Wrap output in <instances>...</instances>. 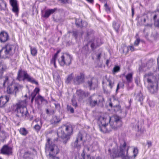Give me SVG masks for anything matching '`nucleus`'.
I'll return each instance as SVG.
<instances>
[{
	"mask_svg": "<svg viewBox=\"0 0 159 159\" xmlns=\"http://www.w3.org/2000/svg\"><path fill=\"white\" fill-rule=\"evenodd\" d=\"M115 143V147L113 149L112 152L110 153V156L113 159L118 157H122V159H133L135 158L138 153V148H134L133 151L134 155L132 156H129L128 152L129 146L127 145L125 141H123L120 143L119 150L116 143Z\"/></svg>",
	"mask_w": 159,
	"mask_h": 159,
	"instance_id": "f257e3e1",
	"label": "nucleus"
},
{
	"mask_svg": "<svg viewBox=\"0 0 159 159\" xmlns=\"http://www.w3.org/2000/svg\"><path fill=\"white\" fill-rule=\"evenodd\" d=\"M110 119L109 124H106L107 119L101 116L99 118V121L101 124L99 125L100 130L103 133H107L111 131L112 129H117L122 125V122L119 116H115Z\"/></svg>",
	"mask_w": 159,
	"mask_h": 159,
	"instance_id": "f03ea898",
	"label": "nucleus"
},
{
	"mask_svg": "<svg viewBox=\"0 0 159 159\" xmlns=\"http://www.w3.org/2000/svg\"><path fill=\"white\" fill-rule=\"evenodd\" d=\"M73 132V128L71 125H64L60 128L57 132V135L63 140V143L66 144L70 138V136Z\"/></svg>",
	"mask_w": 159,
	"mask_h": 159,
	"instance_id": "7ed1b4c3",
	"label": "nucleus"
},
{
	"mask_svg": "<svg viewBox=\"0 0 159 159\" xmlns=\"http://www.w3.org/2000/svg\"><path fill=\"white\" fill-rule=\"evenodd\" d=\"M26 102L25 100L21 101L15 106V111L17 112V116L27 117L29 114L26 107Z\"/></svg>",
	"mask_w": 159,
	"mask_h": 159,
	"instance_id": "20e7f679",
	"label": "nucleus"
},
{
	"mask_svg": "<svg viewBox=\"0 0 159 159\" xmlns=\"http://www.w3.org/2000/svg\"><path fill=\"white\" fill-rule=\"evenodd\" d=\"M45 150L46 151L49 152V155L50 159H59L58 157H56V155L59 152V150L55 145L51 143L49 139H47L45 145Z\"/></svg>",
	"mask_w": 159,
	"mask_h": 159,
	"instance_id": "39448f33",
	"label": "nucleus"
},
{
	"mask_svg": "<svg viewBox=\"0 0 159 159\" xmlns=\"http://www.w3.org/2000/svg\"><path fill=\"white\" fill-rule=\"evenodd\" d=\"M16 80L19 81H24L26 80L28 82L33 84H38V82L36 81L34 78L29 75L27 72L21 69H19L17 73Z\"/></svg>",
	"mask_w": 159,
	"mask_h": 159,
	"instance_id": "423d86ee",
	"label": "nucleus"
},
{
	"mask_svg": "<svg viewBox=\"0 0 159 159\" xmlns=\"http://www.w3.org/2000/svg\"><path fill=\"white\" fill-rule=\"evenodd\" d=\"M13 45L7 44L0 50V57L2 58L8 57L13 55L14 52Z\"/></svg>",
	"mask_w": 159,
	"mask_h": 159,
	"instance_id": "0eeeda50",
	"label": "nucleus"
},
{
	"mask_svg": "<svg viewBox=\"0 0 159 159\" xmlns=\"http://www.w3.org/2000/svg\"><path fill=\"white\" fill-rule=\"evenodd\" d=\"M104 99L103 97L101 95L93 94L90 97L88 98V102L90 106L94 107L96 105H102Z\"/></svg>",
	"mask_w": 159,
	"mask_h": 159,
	"instance_id": "6e6552de",
	"label": "nucleus"
},
{
	"mask_svg": "<svg viewBox=\"0 0 159 159\" xmlns=\"http://www.w3.org/2000/svg\"><path fill=\"white\" fill-rule=\"evenodd\" d=\"M147 82L148 83V89L152 93H154L157 90L158 84H159V81H153L150 78L147 79Z\"/></svg>",
	"mask_w": 159,
	"mask_h": 159,
	"instance_id": "1a4fd4ad",
	"label": "nucleus"
},
{
	"mask_svg": "<svg viewBox=\"0 0 159 159\" xmlns=\"http://www.w3.org/2000/svg\"><path fill=\"white\" fill-rule=\"evenodd\" d=\"M72 57L68 53H66L64 55L62 56L59 60V62L61 66L69 65L71 61Z\"/></svg>",
	"mask_w": 159,
	"mask_h": 159,
	"instance_id": "9d476101",
	"label": "nucleus"
},
{
	"mask_svg": "<svg viewBox=\"0 0 159 159\" xmlns=\"http://www.w3.org/2000/svg\"><path fill=\"white\" fill-rule=\"evenodd\" d=\"M20 85L15 84H12L8 86L7 88V92L8 94H12L15 93V96L16 93L19 91V87Z\"/></svg>",
	"mask_w": 159,
	"mask_h": 159,
	"instance_id": "9b49d317",
	"label": "nucleus"
},
{
	"mask_svg": "<svg viewBox=\"0 0 159 159\" xmlns=\"http://www.w3.org/2000/svg\"><path fill=\"white\" fill-rule=\"evenodd\" d=\"M10 3L12 7V11L17 16L19 12V8L16 0H9Z\"/></svg>",
	"mask_w": 159,
	"mask_h": 159,
	"instance_id": "f8f14e48",
	"label": "nucleus"
},
{
	"mask_svg": "<svg viewBox=\"0 0 159 159\" xmlns=\"http://www.w3.org/2000/svg\"><path fill=\"white\" fill-rule=\"evenodd\" d=\"M84 74L81 73L79 75H77L74 79V83L77 85L82 83L84 81Z\"/></svg>",
	"mask_w": 159,
	"mask_h": 159,
	"instance_id": "ddd939ff",
	"label": "nucleus"
},
{
	"mask_svg": "<svg viewBox=\"0 0 159 159\" xmlns=\"http://www.w3.org/2000/svg\"><path fill=\"white\" fill-rule=\"evenodd\" d=\"M9 39L8 34L5 31H2L0 33V42L4 43L7 41Z\"/></svg>",
	"mask_w": 159,
	"mask_h": 159,
	"instance_id": "4468645a",
	"label": "nucleus"
},
{
	"mask_svg": "<svg viewBox=\"0 0 159 159\" xmlns=\"http://www.w3.org/2000/svg\"><path fill=\"white\" fill-rule=\"evenodd\" d=\"M12 150V149L11 147L7 145H4L1 149V152L4 154L9 155L11 154Z\"/></svg>",
	"mask_w": 159,
	"mask_h": 159,
	"instance_id": "2eb2a0df",
	"label": "nucleus"
},
{
	"mask_svg": "<svg viewBox=\"0 0 159 159\" xmlns=\"http://www.w3.org/2000/svg\"><path fill=\"white\" fill-rule=\"evenodd\" d=\"M57 8H54L53 9H49L45 11L44 14H42L43 17L45 18H48L50 16L57 10Z\"/></svg>",
	"mask_w": 159,
	"mask_h": 159,
	"instance_id": "dca6fc26",
	"label": "nucleus"
},
{
	"mask_svg": "<svg viewBox=\"0 0 159 159\" xmlns=\"http://www.w3.org/2000/svg\"><path fill=\"white\" fill-rule=\"evenodd\" d=\"M9 95L1 96L0 97V107H3L6 103L9 101Z\"/></svg>",
	"mask_w": 159,
	"mask_h": 159,
	"instance_id": "f3484780",
	"label": "nucleus"
},
{
	"mask_svg": "<svg viewBox=\"0 0 159 159\" xmlns=\"http://www.w3.org/2000/svg\"><path fill=\"white\" fill-rule=\"evenodd\" d=\"M105 83L111 89L114 85V81L111 79L106 77L105 79L102 81V83Z\"/></svg>",
	"mask_w": 159,
	"mask_h": 159,
	"instance_id": "a211bd4d",
	"label": "nucleus"
},
{
	"mask_svg": "<svg viewBox=\"0 0 159 159\" xmlns=\"http://www.w3.org/2000/svg\"><path fill=\"white\" fill-rule=\"evenodd\" d=\"M86 149L88 151L89 150V148L87 147H85L83 152L82 153L81 155L79 157V159H94L93 157H91L89 155H87L86 156H85V153H84V150Z\"/></svg>",
	"mask_w": 159,
	"mask_h": 159,
	"instance_id": "6ab92c4d",
	"label": "nucleus"
},
{
	"mask_svg": "<svg viewBox=\"0 0 159 159\" xmlns=\"http://www.w3.org/2000/svg\"><path fill=\"white\" fill-rule=\"evenodd\" d=\"M100 39L98 38H95L91 41V47L92 49L96 48L99 46L100 44Z\"/></svg>",
	"mask_w": 159,
	"mask_h": 159,
	"instance_id": "aec40b11",
	"label": "nucleus"
},
{
	"mask_svg": "<svg viewBox=\"0 0 159 159\" xmlns=\"http://www.w3.org/2000/svg\"><path fill=\"white\" fill-rule=\"evenodd\" d=\"M76 94L79 97V98L80 99H82L86 96L85 92L81 89L77 90Z\"/></svg>",
	"mask_w": 159,
	"mask_h": 159,
	"instance_id": "412c9836",
	"label": "nucleus"
},
{
	"mask_svg": "<svg viewBox=\"0 0 159 159\" xmlns=\"http://www.w3.org/2000/svg\"><path fill=\"white\" fill-rule=\"evenodd\" d=\"M87 84L89 87L90 89H94L97 87V84L94 83L92 79L89 80L87 82Z\"/></svg>",
	"mask_w": 159,
	"mask_h": 159,
	"instance_id": "4be33fe9",
	"label": "nucleus"
},
{
	"mask_svg": "<svg viewBox=\"0 0 159 159\" xmlns=\"http://www.w3.org/2000/svg\"><path fill=\"white\" fill-rule=\"evenodd\" d=\"M61 120L59 117L57 116H53L51 121L52 124L55 125L59 123Z\"/></svg>",
	"mask_w": 159,
	"mask_h": 159,
	"instance_id": "5701e85b",
	"label": "nucleus"
},
{
	"mask_svg": "<svg viewBox=\"0 0 159 159\" xmlns=\"http://www.w3.org/2000/svg\"><path fill=\"white\" fill-rule=\"evenodd\" d=\"M120 24L115 21H113L112 22V26L115 31L117 33L119 32V29L120 27Z\"/></svg>",
	"mask_w": 159,
	"mask_h": 159,
	"instance_id": "b1692460",
	"label": "nucleus"
},
{
	"mask_svg": "<svg viewBox=\"0 0 159 159\" xmlns=\"http://www.w3.org/2000/svg\"><path fill=\"white\" fill-rule=\"evenodd\" d=\"M133 73H130L125 76L127 82L128 84L132 82L133 81Z\"/></svg>",
	"mask_w": 159,
	"mask_h": 159,
	"instance_id": "393cba45",
	"label": "nucleus"
},
{
	"mask_svg": "<svg viewBox=\"0 0 159 159\" xmlns=\"http://www.w3.org/2000/svg\"><path fill=\"white\" fill-rule=\"evenodd\" d=\"M83 24L87 25V23L86 22H84L82 23V20L81 19H79L76 20L75 21V24L76 25L80 27H82L83 26Z\"/></svg>",
	"mask_w": 159,
	"mask_h": 159,
	"instance_id": "a878e982",
	"label": "nucleus"
},
{
	"mask_svg": "<svg viewBox=\"0 0 159 159\" xmlns=\"http://www.w3.org/2000/svg\"><path fill=\"white\" fill-rule=\"evenodd\" d=\"M83 137L81 134H79L78 136L77 137L76 140L75 141L74 143V146L77 147V144H78V142L79 141H82V140Z\"/></svg>",
	"mask_w": 159,
	"mask_h": 159,
	"instance_id": "bb28decb",
	"label": "nucleus"
},
{
	"mask_svg": "<svg viewBox=\"0 0 159 159\" xmlns=\"http://www.w3.org/2000/svg\"><path fill=\"white\" fill-rule=\"evenodd\" d=\"M43 123L42 120H40V124L38 125V124H37L35 125L34 127V129H35L37 132H38L41 129Z\"/></svg>",
	"mask_w": 159,
	"mask_h": 159,
	"instance_id": "cd10ccee",
	"label": "nucleus"
},
{
	"mask_svg": "<svg viewBox=\"0 0 159 159\" xmlns=\"http://www.w3.org/2000/svg\"><path fill=\"white\" fill-rule=\"evenodd\" d=\"M19 132L20 134L25 136L28 133V130L25 128H20V129Z\"/></svg>",
	"mask_w": 159,
	"mask_h": 159,
	"instance_id": "c85d7f7f",
	"label": "nucleus"
},
{
	"mask_svg": "<svg viewBox=\"0 0 159 159\" xmlns=\"http://www.w3.org/2000/svg\"><path fill=\"white\" fill-rule=\"evenodd\" d=\"M0 7L2 10H5L7 7L6 3L3 0H0Z\"/></svg>",
	"mask_w": 159,
	"mask_h": 159,
	"instance_id": "c756f323",
	"label": "nucleus"
},
{
	"mask_svg": "<svg viewBox=\"0 0 159 159\" xmlns=\"http://www.w3.org/2000/svg\"><path fill=\"white\" fill-rule=\"evenodd\" d=\"M30 48L31 53L33 56H35L37 54V50L35 48H33L30 46H29Z\"/></svg>",
	"mask_w": 159,
	"mask_h": 159,
	"instance_id": "7c9ffc66",
	"label": "nucleus"
},
{
	"mask_svg": "<svg viewBox=\"0 0 159 159\" xmlns=\"http://www.w3.org/2000/svg\"><path fill=\"white\" fill-rule=\"evenodd\" d=\"M30 153L29 152H26L23 156V159H33L30 157Z\"/></svg>",
	"mask_w": 159,
	"mask_h": 159,
	"instance_id": "2f4dec72",
	"label": "nucleus"
},
{
	"mask_svg": "<svg viewBox=\"0 0 159 159\" xmlns=\"http://www.w3.org/2000/svg\"><path fill=\"white\" fill-rule=\"evenodd\" d=\"M73 74H71L68 76V77L65 81L66 83L68 84L72 80L73 78Z\"/></svg>",
	"mask_w": 159,
	"mask_h": 159,
	"instance_id": "473e14b6",
	"label": "nucleus"
},
{
	"mask_svg": "<svg viewBox=\"0 0 159 159\" xmlns=\"http://www.w3.org/2000/svg\"><path fill=\"white\" fill-rule=\"evenodd\" d=\"M38 100H40L41 102H43L45 100L44 98L42 96L39 95H38L35 98V102H37Z\"/></svg>",
	"mask_w": 159,
	"mask_h": 159,
	"instance_id": "72a5a7b5",
	"label": "nucleus"
},
{
	"mask_svg": "<svg viewBox=\"0 0 159 159\" xmlns=\"http://www.w3.org/2000/svg\"><path fill=\"white\" fill-rule=\"evenodd\" d=\"M104 6L105 7V10L108 13H109L111 12V8L106 2L104 5Z\"/></svg>",
	"mask_w": 159,
	"mask_h": 159,
	"instance_id": "f704fd0d",
	"label": "nucleus"
},
{
	"mask_svg": "<svg viewBox=\"0 0 159 159\" xmlns=\"http://www.w3.org/2000/svg\"><path fill=\"white\" fill-rule=\"evenodd\" d=\"M120 70V67L119 66H115L113 69L112 72L113 73H115L118 72Z\"/></svg>",
	"mask_w": 159,
	"mask_h": 159,
	"instance_id": "c9c22d12",
	"label": "nucleus"
},
{
	"mask_svg": "<svg viewBox=\"0 0 159 159\" xmlns=\"http://www.w3.org/2000/svg\"><path fill=\"white\" fill-rule=\"evenodd\" d=\"M137 98L138 101L141 102L143 100V97L141 93H139L137 96Z\"/></svg>",
	"mask_w": 159,
	"mask_h": 159,
	"instance_id": "e433bc0d",
	"label": "nucleus"
},
{
	"mask_svg": "<svg viewBox=\"0 0 159 159\" xmlns=\"http://www.w3.org/2000/svg\"><path fill=\"white\" fill-rule=\"evenodd\" d=\"M114 110L115 111L117 112L120 110L121 107L119 105H116L114 107Z\"/></svg>",
	"mask_w": 159,
	"mask_h": 159,
	"instance_id": "4c0bfd02",
	"label": "nucleus"
},
{
	"mask_svg": "<svg viewBox=\"0 0 159 159\" xmlns=\"http://www.w3.org/2000/svg\"><path fill=\"white\" fill-rule=\"evenodd\" d=\"M8 78L7 77H6L5 80H2V83L1 84H0V88L3 87L5 86V84L6 82L8 80Z\"/></svg>",
	"mask_w": 159,
	"mask_h": 159,
	"instance_id": "58836bf2",
	"label": "nucleus"
},
{
	"mask_svg": "<svg viewBox=\"0 0 159 159\" xmlns=\"http://www.w3.org/2000/svg\"><path fill=\"white\" fill-rule=\"evenodd\" d=\"M67 110L69 111H70V113H72L74 112V110L73 107H71L70 106H69V105L67 106Z\"/></svg>",
	"mask_w": 159,
	"mask_h": 159,
	"instance_id": "ea45409f",
	"label": "nucleus"
},
{
	"mask_svg": "<svg viewBox=\"0 0 159 159\" xmlns=\"http://www.w3.org/2000/svg\"><path fill=\"white\" fill-rule=\"evenodd\" d=\"M140 42V39L139 38H137L134 42V45L138 46Z\"/></svg>",
	"mask_w": 159,
	"mask_h": 159,
	"instance_id": "a19ab883",
	"label": "nucleus"
},
{
	"mask_svg": "<svg viewBox=\"0 0 159 159\" xmlns=\"http://www.w3.org/2000/svg\"><path fill=\"white\" fill-rule=\"evenodd\" d=\"M73 35L76 39L77 37L78 34V31L77 30H75L73 31Z\"/></svg>",
	"mask_w": 159,
	"mask_h": 159,
	"instance_id": "79ce46f5",
	"label": "nucleus"
},
{
	"mask_svg": "<svg viewBox=\"0 0 159 159\" xmlns=\"http://www.w3.org/2000/svg\"><path fill=\"white\" fill-rule=\"evenodd\" d=\"M54 104L55 105V108L59 111L60 108V104L59 103H54Z\"/></svg>",
	"mask_w": 159,
	"mask_h": 159,
	"instance_id": "37998d69",
	"label": "nucleus"
},
{
	"mask_svg": "<svg viewBox=\"0 0 159 159\" xmlns=\"http://www.w3.org/2000/svg\"><path fill=\"white\" fill-rule=\"evenodd\" d=\"M128 50H130L131 51H133L135 50V49L132 46H129L128 47Z\"/></svg>",
	"mask_w": 159,
	"mask_h": 159,
	"instance_id": "c03bdc74",
	"label": "nucleus"
},
{
	"mask_svg": "<svg viewBox=\"0 0 159 159\" xmlns=\"http://www.w3.org/2000/svg\"><path fill=\"white\" fill-rule=\"evenodd\" d=\"M154 25L156 27L159 28V19H158L156 21H155Z\"/></svg>",
	"mask_w": 159,
	"mask_h": 159,
	"instance_id": "a18cd8bd",
	"label": "nucleus"
},
{
	"mask_svg": "<svg viewBox=\"0 0 159 159\" xmlns=\"http://www.w3.org/2000/svg\"><path fill=\"white\" fill-rule=\"evenodd\" d=\"M72 105L75 107H76L77 106V103L74 100L72 99Z\"/></svg>",
	"mask_w": 159,
	"mask_h": 159,
	"instance_id": "49530a36",
	"label": "nucleus"
},
{
	"mask_svg": "<svg viewBox=\"0 0 159 159\" xmlns=\"http://www.w3.org/2000/svg\"><path fill=\"white\" fill-rule=\"evenodd\" d=\"M101 53H99L96 55V58L98 60H99L101 58Z\"/></svg>",
	"mask_w": 159,
	"mask_h": 159,
	"instance_id": "de8ad7c7",
	"label": "nucleus"
},
{
	"mask_svg": "<svg viewBox=\"0 0 159 159\" xmlns=\"http://www.w3.org/2000/svg\"><path fill=\"white\" fill-rule=\"evenodd\" d=\"M61 3L63 4H66L68 3V0H58Z\"/></svg>",
	"mask_w": 159,
	"mask_h": 159,
	"instance_id": "09e8293b",
	"label": "nucleus"
},
{
	"mask_svg": "<svg viewBox=\"0 0 159 159\" xmlns=\"http://www.w3.org/2000/svg\"><path fill=\"white\" fill-rule=\"evenodd\" d=\"M37 94V93L33 91L31 94L30 97H31L35 98Z\"/></svg>",
	"mask_w": 159,
	"mask_h": 159,
	"instance_id": "8fccbe9b",
	"label": "nucleus"
},
{
	"mask_svg": "<svg viewBox=\"0 0 159 159\" xmlns=\"http://www.w3.org/2000/svg\"><path fill=\"white\" fill-rule=\"evenodd\" d=\"M56 59H55L52 57V59L51 60V64H55V63H56Z\"/></svg>",
	"mask_w": 159,
	"mask_h": 159,
	"instance_id": "3c124183",
	"label": "nucleus"
},
{
	"mask_svg": "<svg viewBox=\"0 0 159 159\" xmlns=\"http://www.w3.org/2000/svg\"><path fill=\"white\" fill-rule=\"evenodd\" d=\"M39 88H36L35 89L33 92L37 94L39 93Z\"/></svg>",
	"mask_w": 159,
	"mask_h": 159,
	"instance_id": "603ef678",
	"label": "nucleus"
},
{
	"mask_svg": "<svg viewBox=\"0 0 159 159\" xmlns=\"http://www.w3.org/2000/svg\"><path fill=\"white\" fill-rule=\"evenodd\" d=\"M147 143L148 145V147H151L152 145V143L151 141H148L147 142Z\"/></svg>",
	"mask_w": 159,
	"mask_h": 159,
	"instance_id": "864d4df0",
	"label": "nucleus"
},
{
	"mask_svg": "<svg viewBox=\"0 0 159 159\" xmlns=\"http://www.w3.org/2000/svg\"><path fill=\"white\" fill-rule=\"evenodd\" d=\"M3 68L2 67L1 69H0V76H1L3 73Z\"/></svg>",
	"mask_w": 159,
	"mask_h": 159,
	"instance_id": "5fc2aeb1",
	"label": "nucleus"
},
{
	"mask_svg": "<svg viewBox=\"0 0 159 159\" xmlns=\"http://www.w3.org/2000/svg\"><path fill=\"white\" fill-rule=\"evenodd\" d=\"M131 11H132V16L133 17L134 15V9L133 7H132L131 8Z\"/></svg>",
	"mask_w": 159,
	"mask_h": 159,
	"instance_id": "6e6d98bb",
	"label": "nucleus"
},
{
	"mask_svg": "<svg viewBox=\"0 0 159 159\" xmlns=\"http://www.w3.org/2000/svg\"><path fill=\"white\" fill-rule=\"evenodd\" d=\"M40 120H41L39 118H36L34 121L35 122L37 123L39 121H40Z\"/></svg>",
	"mask_w": 159,
	"mask_h": 159,
	"instance_id": "4d7b16f0",
	"label": "nucleus"
},
{
	"mask_svg": "<svg viewBox=\"0 0 159 159\" xmlns=\"http://www.w3.org/2000/svg\"><path fill=\"white\" fill-rule=\"evenodd\" d=\"M93 32V31H90V32H88L87 33V35L88 37H89L90 35H91V33L92 34Z\"/></svg>",
	"mask_w": 159,
	"mask_h": 159,
	"instance_id": "13d9d810",
	"label": "nucleus"
},
{
	"mask_svg": "<svg viewBox=\"0 0 159 159\" xmlns=\"http://www.w3.org/2000/svg\"><path fill=\"white\" fill-rule=\"evenodd\" d=\"M120 83H118L117 84V88H116V92H117L118 90V89H119V88H120L119 85H120Z\"/></svg>",
	"mask_w": 159,
	"mask_h": 159,
	"instance_id": "bf43d9fd",
	"label": "nucleus"
},
{
	"mask_svg": "<svg viewBox=\"0 0 159 159\" xmlns=\"http://www.w3.org/2000/svg\"><path fill=\"white\" fill-rule=\"evenodd\" d=\"M75 147L77 148L78 149H80V145L78 144H77V147Z\"/></svg>",
	"mask_w": 159,
	"mask_h": 159,
	"instance_id": "052dcab7",
	"label": "nucleus"
},
{
	"mask_svg": "<svg viewBox=\"0 0 159 159\" xmlns=\"http://www.w3.org/2000/svg\"><path fill=\"white\" fill-rule=\"evenodd\" d=\"M88 2L91 3H93L94 2L93 0H86Z\"/></svg>",
	"mask_w": 159,
	"mask_h": 159,
	"instance_id": "680f3d73",
	"label": "nucleus"
},
{
	"mask_svg": "<svg viewBox=\"0 0 159 159\" xmlns=\"http://www.w3.org/2000/svg\"><path fill=\"white\" fill-rule=\"evenodd\" d=\"M58 55L57 54L55 53L54 56L52 57V58L56 59L57 58V57Z\"/></svg>",
	"mask_w": 159,
	"mask_h": 159,
	"instance_id": "e2e57ef3",
	"label": "nucleus"
},
{
	"mask_svg": "<svg viewBox=\"0 0 159 159\" xmlns=\"http://www.w3.org/2000/svg\"><path fill=\"white\" fill-rule=\"evenodd\" d=\"M157 18V15H155L153 17V20H154V21H156V20H155Z\"/></svg>",
	"mask_w": 159,
	"mask_h": 159,
	"instance_id": "0e129e2a",
	"label": "nucleus"
},
{
	"mask_svg": "<svg viewBox=\"0 0 159 159\" xmlns=\"http://www.w3.org/2000/svg\"><path fill=\"white\" fill-rule=\"evenodd\" d=\"M31 104H33V102H34V98H32V97H31Z\"/></svg>",
	"mask_w": 159,
	"mask_h": 159,
	"instance_id": "69168bd1",
	"label": "nucleus"
},
{
	"mask_svg": "<svg viewBox=\"0 0 159 159\" xmlns=\"http://www.w3.org/2000/svg\"><path fill=\"white\" fill-rule=\"evenodd\" d=\"M109 106L110 107H112V104L111 102H110L109 103Z\"/></svg>",
	"mask_w": 159,
	"mask_h": 159,
	"instance_id": "338daca9",
	"label": "nucleus"
},
{
	"mask_svg": "<svg viewBox=\"0 0 159 159\" xmlns=\"http://www.w3.org/2000/svg\"><path fill=\"white\" fill-rule=\"evenodd\" d=\"M142 19H143V23H145L146 22V19L145 18H142Z\"/></svg>",
	"mask_w": 159,
	"mask_h": 159,
	"instance_id": "774afa93",
	"label": "nucleus"
}]
</instances>
